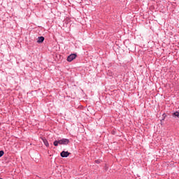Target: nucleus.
<instances>
[{
  "instance_id": "nucleus-1",
  "label": "nucleus",
  "mask_w": 179,
  "mask_h": 179,
  "mask_svg": "<svg viewBox=\"0 0 179 179\" xmlns=\"http://www.w3.org/2000/svg\"><path fill=\"white\" fill-rule=\"evenodd\" d=\"M78 57V55L76 53H71L69 56L67 57L68 62H72L73 59H75Z\"/></svg>"
},
{
  "instance_id": "nucleus-2",
  "label": "nucleus",
  "mask_w": 179,
  "mask_h": 179,
  "mask_svg": "<svg viewBox=\"0 0 179 179\" xmlns=\"http://www.w3.org/2000/svg\"><path fill=\"white\" fill-rule=\"evenodd\" d=\"M60 141V145H68L69 143V139L68 138H62Z\"/></svg>"
},
{
  "instance_id": "nucleus-3",
  "label": "nucleus",
  "mask_w": 179,
  "mask_h": 179,
  "mask_svg": "<svg viewBox=\"0 0 179 179\" xmlns=\"http://www.w3.org/2000/svg\"><path fill=\"white\" fill-rule=\"evenodd\" d=\"M69 155H71V153H69L68 151H62L60 153L61 157H68V156H69Z\"/></svg>"
},
{
  "instance_id": "nucleus-4",
  "label": "nucleus",
  "mask_w": 179,
  "mask_h": 179,
  "mask_svg": "<svg viewBox=\"0 0 179 179\" xmlns=\"http://www.w3.org/2000/svg\"><path fill=\"white\" fill-rule=\"evenodd\" d=\"M44 40H45L44 36H38V37L37 43H38V44H41V43H43V42H44Z\"/></svg>"
},
{
  "instance_id": "nucleus-5",
  "label": "nucleus",
  "mask_w": 179,
  "mask_h": 179,
  "mask_svg": "<svg viewBox=\"0 0 179 179\" xmlns=\"http://www.w3.org/2000/svg\"><path fill=\"white\" fill-rule=\"evenodd\" d=\"M42 141H43L44 145L46 146V148H48V146H50V144L48 143V141H47V139H45V138H42Z\"/></svg>"
},
{
  "instance_id": "nucleus-6",
  "label": "nucleus",
  "mask_w": 179,
  "mask_h": 179,
  "mask_svg": "<svg viewBox=\"0 0 179 179\" xmlns=\"http://www.w3.org/2000/svg\"><path fill=\"white\" fill-rule=\"evenodd\" d=\"M53 145H54V146H58V145H60V141H59V140H58V141H55L53 142Z\"/></svg>"
},
{
  "instance_id": "nucleus-7",
  "label": "nucleus",
  "mask_w": 179,
  "mask_h": 179,
  "mask_svg": "<svg viewBox=\"0 0 179 179\" xmlns=\"http://www.w3.org/2000/svg\"><path fill=\"white\" fill-rule=\"evenodd\" d=\"M173 115H175V117H178L179 118V112L176 111V112L173 113Z\"/></svg>"
},
{
  "instance_id": "nucleus-8",
  "label": "nucleus",
  "mask_w": 179,
  "mask_h": 179,
  "mask_svg": "<svg viewBox=\"0 0 179 179\" xmlns=\"http://www.w3.org/2000/svg\"><path fill=\"white\" fill-rule=\"evenodd\" d=\"M4 154H5V152H3V150H1L0 151V157H2V156H3Z\"/></svg>"
},
{
  "instance_id": "nucleus-9",
  "label": "nucleus",
  "mask_w": 179,
  "mask_h": 179,
  "mask_svg": "<svg viewBox=\"0 0 179 179\" xmlns=\"http://www.w3.org/2000/svg\"><path fill=\"white\" fill-rule=\"evenodd\" d=\"M95 163H96L97 164H99L100 161H99V160H96V161H95Z\"/></svg>"
}]
</instances>
